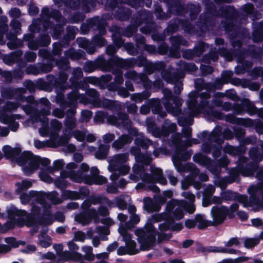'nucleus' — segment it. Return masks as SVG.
I'll list each match as a JSON object with an SVG mask.
<instances>
[{
  "label": "nucleus",
  "mask_w": 263,
  "mask_h": 263,
  "mask_svg": "<svg viewBox=\"0 0 263 263\" xmlns=\"http://www.w3.org/2000/svg\"><path fill=\"white\" fill-rule=\"evenodd\" d=\"M21 118V115L5 112L1 110V107H0V122L4 124L8 125L11 131L15 132L17 130L19 124L16 121V120Z\"/></svg>",
  "instance_id": "nucleus-40"
},
{
  "label": "nucleus",
  "mask_w": 263,
  "mask_h": 263,
  "mask_svg": "<svg viewBox=\"0 0 263 263\" xmlns=\"http://www.w3.org/2000/svg\"><path fill=\"white\" fill-rule=\"evenodd\" d=\"M148 103L151 106L152 112L155 114H158V117L164 118L167 115L166 112L163 110L161 101L159 99H151L148 101Z\"/></svg>",
  "instance_id": "nucleus-54"
},
{
  "label": "nucleus",
  "mask_w": 263,
  "mask_h": 263,
  "mask_svg": "<svg viewBox=\"0 0 263 263\" xmlns=\"http://www.w3.org/2000/svg\"><path fill=\"white\" fill-rule=\"evenodd\" d=\"M167 4L168 11L177 15L181 14L184 10L182 2L179 0H159ZM107 0L105 4V7L107 10H114L116 8L115 16L117 19L124 21L128 20L131 15L130 10L123 5L127 4L136 9L140 7L144 3L147 7H150L152 4V0Z\"/></svg>",
  "instance_id": "nucleus-8"
},
{
  "label": "nucleus",
  "mask_w": 263,
  "mask_h": 263,
  "mask_svg": "<svg viewBox=\"0 0 263 263\" xmlns=\"http://www.w3.org/2000/svg\"><path fill=\"white\" fill-rule=\"evenodd\" d=\"M53 67V64L51 63H39L37 65H29L26 68L25 71L28 74H31L37 76L40 74L50 72L52 70Z\"/></svg>",
  "instance_id": "nucleus-44"
},
{
  "label": "nucleus",
  "mask_w": 263,
  "mask_h": 263,
  "mask_svg": "<svg viewBox=\"0 0 263 263\" xmlns=\"http://www.w3.org/2000/svg\"><path fill=\"white\" fill-rule=\"evenodd\" d=\"M146 125L148 132L156 138L162 139L163 146L165 147L167 145L165 142L169 140H166L165 138L168 137L171 133L175 132L177 128L176 124L168 119L165 120L163 122L161 129L156 126L155 121L152 118H147Z\"/></svg>",
  "instance_id": "nucleus-15"
},
{
  "label": "nucleus",
  "mask_w": 263,
  "mask_h": 263,
  "mask_svg": "<svg viewBox=\"0 0 263 263\" xmlns=\"http://www.w3.org/2000/svg\"><path fill=\"white\" fill-rule=\"evenodd\" d=\"M7 212L9 220L4 225L5 230L13 229L16 225L19 227L25 225V217L27 215L26 211L10 206L7 208Z\"/></svg>",
  "instance_id": "nucleus-25"
},
{
  "label": "nucleus",
  "mask_w": 263,
  "mask_h": 263,
  "mask_svg": "<svg viewBox=\"0 0 263 263\" xmlns=\"http://www.w3.org/2000/svg\"><path fill=\"white\" fill-rule=\"evenodd\" d=\"M173 69L172 66H168L167 70L162 72L161 77L167 83L174 84V92L179 95L183 89V84L180 79L184 78V73L183 71H177L172 74Z\"/></svg>",
  "instance_id": "nucleus-27"
},
{
  "label": "nucleus",
  "mask_w": 263,
  "mask_h": 263,
  "mask_svg": "<svg viewBox=\"0 0 263 263\" xmlns=\"http://www.w3.org/2000/svg\"><path fill=\"white\" fill-rule=\"evenodd\" d=\"M89 24L94 26L93 29L98 30L99 33L97 35H100L102 36L106 32L105 27V21L99 16H95L93 18H89L88 21Z\"/></svg>",
  "instance_id": "nucleus-53"
},
{
  "label": "nucleus",
  "mask_w": 263,
  "mask_h": 263,
  "mask_svg": "<svg viewBox=\"0 0 263 263\" xmlns=\"http://www.w3.org/2000/svg\"><path fill=\"white\" fill-rule=\"evenodd\" d=\"M177 171L179 173H190V175L181 181V184L182 190H186L191 184H193L194 187L197 190H199L201 187V184L199 182L195 181L199 173L197 175H195L192 173L190 171H178L177 170Z\"/></svg>",
  "instance_id": "nucleus-51"
},
{
  "label": "nucleus",
  "mask_w": 263,
  "mask_h": 263,
  "mask_svg": "<svg viewBox=\"0 0 263 263\" xmlns=\"http://www.w3.org/2000/svg\"><path fill=\"white\" fill-rule=\"evenodd\" d=\"M70 100L68 98V93L67 95L66 98H65L64 94H60L59 93L56 96V102L59 105L63 108L66 107H70L65 112L66 114V118H74V116L76 114V108L78 104V100H77V105L75 104H69Z\"/></svg>",
  "instance_id": "nucleus-39"
},
{
  "label": "nucleus",
  "mask_w": 263,
  "mask_h": 263,
  "mask_svg": "<svg viewBox=\"0 0 263 263\" xmlns=\"http://www.w3.org/2000/svg\"><path fill=\"white\" fill-rule=\"evenodd\" d=\"M3 151L5 156L7 158L16 159V161L17 164L22 167V171H23L24 165H21L18 163L19 160L22 157V156L26 153H31L30 152H25L20 156V154L21 152V149L19 147L13 148L9 145H5L3 148Z\"/></svg>",
  "instance_id": "nucleus-50"
},
{
  "label": "nucleus",
  "mask_w": 263,
  "mask_h": 263,
  "mask_svg": "<svg viewBox=\"0 0 263 263\" xmlns=\"http://www.w3.org/2000/svg\"><path fill=\"white\" fill-rule=\"evenodd\" d=\"M110 62L109 71H110L115 65L120 68L128 69L135 66V58H130L123 59L118 56H113L108 59Z\"/></svg>",
  "instance_id": "nucleus-43"
},
{
  "label": "nucleus",
  "mask_w": 263,
  "mask_h": 263,
  "mask_svg": "<svg viewBox=\"0 0 263 263\" xmlns=\"http://www.w3.org/2000/svg\"><path fill=\"white\" fill-rule=\"evenodd\" d=\"M133 141V138L126 134H123L112 143V147L116 150L120 149Z\"/></svg>",
  "instance_id": "nucleus-57"
},
{
  "label": "nucleus",
  "mask_w": 263,
  "mask_h": 263,
  "mask_svg": "<svg viewBox=\"0 0 263 263\" xmlns=\"http://www.w3.org/2000/svg\"><path fill=\"white\" fill-rule=\"evenodd\" d=\"M66 20L58 10L48 6L41 10L40 18L33 19L29 26L30 33L25 34L23 40L18 39L16 34L8 32L6 37L9 40L7 45L11 49L22 47L23 41L28 42V48L36 50L39 47L47 46L51 42L50 33L53 39H58L63 32Z\"/></svg>",
  "instance_id": "nucleus-3"
},
{
  "label": "nucleus",
  "mask_w": 263,
  "mask_h": 263,
  "mask_svg": "<svg viewBox=\"0 0 263 263\" xmlns=\"http://www.w3.org/2000/svg\"><path fill=\"white\" fill-rule=\"evenodd\" d=\"M170 41L172 47L169 50L170 57L178 59L180 57V46H189V42L185 40L181 35L172 36L170 38Z\"/></svg>",
  "instance_id": "nucleus-37"
},
{
  "label": "nucleus",
  "mask_w": 263,
  "mask_h": 263,
  "mask_svg": "<svg viewBox=\"0 0 263 263\" xmlns=\"http://www.w3.org/2000/svg\"><path fill=\"white\" fill-rule=\"evenodd\" d=\"M107 123L112 125L117 128L122 129H124L128 130L129 135L139 137L142 133H138L137 128L132 127V122L129 119L127 114L123 112H119L117 114V117L115 116H110L107 119Z\"/></svg>",
  "instance_id": "nucleus-20"
},
{
  "label": "nucleus",
  "mask_w": 263,
  "mask_h": 263,
  "mask_svg": "<svg viewBox=\"0 0 263 263\" xmlns=\"http://www.w3.org/2000/svg\"><path fill=\"white\" fill-rule=\"evenodd\" d=\"M46 78L50 84L55 88L57 94H63L66 90L69 89V84L67 82L68 75L65 72L61 71L58 78L52 74H48Z\"/></svg>",
  "instance_id": "nucleus-33"
},
{
  "label": "nucleus",
  "mask_w": 263,
  "mask_h": 263,
  "mask_svg": "<svg viewBox=\"0 0 263 263\" xmlns=\"http://www.w3.org/2000/svg\"><path fill=\"white\" fill-rule=\"evenodd\" d=\"M153 17L152 12L143 10L138 13L137 16L132 18L131 25L122 31L117 28L114 32L119 33L121 35V33L123 35L129 37L137 30L139 26L144 23L145 25L140 28V31L145 34H149L154 32L156 29V25L152 21Z\"/></svg>",
  "instance_id": "nucleus-13"
},
{
  "label": "nucleus",
  "mask_w": 263,
  "mask_h": 263,
  "mask_svg": "<svg viewBox=\"0 0 263 263\" xmlns=\"http://www.w3.org/2000/svg\"><path fill=\"white\" fill-rule=\"evenodd\" d=\"M130 201V197L128 195H122L116 198L112 202V206H117L120 210L125 209L128 202Z\"/></svg>",
  "instance_id": "nucleus-62"
},
{
  "label": "nucleus",
  "mask_w": 263,
  "mask_h": 263,
  "mask_svg": "<svg viewBox=\"0 0 263 263\" xmlns=\"http://www.w3.org/2000/svg\"><path fill=\"white\" fill-rule=\"evenodd\" d=\"M118 230L121 236H122L126 246L120 247L117 250V254L119 255L137 254L138 252V250L136 248V242L132 239L131 235L127 232L122 225L119 227Z\"/></svg>",
  "instance_id": "nucleus-28"
},
{
  "label": "nucleus",
  "mask_w": 263,
  "mask_h": 263,
  "mask_svg": "<svg viewBox=\"0 0 263 263\" xmlns=\"http://www.w3.org/2000/svg\"><path fill=\"white\" fill-rule=\"evenodd\" d=\"M235 115L233 114H229L226 116H224V120L226 122H229L233 124H236L243 126L246 127H253L254 121L249 118H239L236 117Z\"/></svg>",
  "instance_id": "nucleus-47"
},
{
  "label": "nucleus",
  "mask_w": 263,
  "mask_h": 263,
  "mask_svg": "<svg viewBox=\"0 0 263 263\" xmlns=\"http://www.w3.org/2000/svg\"><path fill=\"white\" fill-rule=\"evenodd\" d=\"M193 160L195 162L205 167L214 175L213 182L215 185L221 190L225 189L228 184L239 181L241 173L237 166L230 170L229 176L222 177L220 176L221 167L226 168L230 163V160L226 156H223L213 162L211 158L199 153L193 156Z\"/></svg>",
  "instance_id": "nucleus-7"
},
{
  "label": "nucleus",
  "mask_w": 263,
  "mask_h": 263,
  "mask_svg": "<svg viewBox=\"0 0 263 263\" xmlns=\"http://www.w3.org/2000/svg\"><path fill=\"white\" fill-rule=\"evenodd\" d=\"M248 158L239 157L237 166L241 175L245 177L253 176L256 172L255 177L260 181H263V167H259L258 163L263 160V153L257 147H251L249 151Z\"/></svg>",
  "instance_id": "nucleus-11"
},
{
  "label": "nucleus",
  "mask_w": 263,
  "mask_h": 263,
  "mask_svg": "<svg viewBox=\"0 0 263 263\" xmlns=\"http://www.w3.org/2000/svg\"><path fill=\"white\" fill-rule=\"evenodd\" d=\"M40 206L41 212L47 217L46 223L51 224L53 222V216L51 211V204L46 200L50 201L52 204H59L63 202V200L59 197L58 193L56 191L40 192Z\"/></svg>",
  "instance_id": "nucleus-18"
},
{
  "label": "nucleus",
  "mask_w": 263,
  "mask_h": 263,
  "mask_svg": "<svg viewBox=\"0 0 263 263\" xmlns=\"http://www.w3.org/2000/svg\"><path fill=\"white\" fill-rule=\"evenodd\" d=\"M23 54L22 50L12 51L9 54L4 55L3 61L8 65L11 66L16 63L20 68H24L26 67L27 64L22 59Z\"/></svg>",
  "instance_id": "nucleus-41"
},
{
  "label": "nucleus",
  "mask_w": 263,
  "mask_h": 263,
  "mask_svg": "<svg viewBox=\"0 0 263 263\" xmlns=\"http://www.w3.org/2000/svg\"><path fill=\"white\" fill-rule=\"evenodd\" d=\"M19 164L24 165V173L27 176L30 175L39 167L41 164L43 168L47 170L51 174L60 170L65 165L63 159H58L53 163V166H50V160L47 158H42L39 156H34L32 153H25L18 161Z\"/></svg>",
  "instance_id": "nucleus-12"
},
{
  "label": "nucleus",
  "mask_w": 263,
  "mask_h": 263,
  "mask_svg": "<svg viewBox=\"0 0 263 263\" xmlns=\"http://www.w3.org/2000/svg\"><path fill=\"white\" fill-rule=\"evenodd\" d=\"M68 98L70 100L69 104L77 105V100L84 105L90 104L93 107L99 106V103L100 94L98 91L93 88L88 89L86 93H80L79 91L72 90L68 93Z\"/></svg>",
  "instance_id": "nucleus-17"
},
{
  "label": "nucleus",
  "mask_w": 263,
  "mask_h": 263,
  "mask_svg": "<svg viewBox=\"0 0 263 263\" xmlns=\"http://www.w3.org/2000/svg\"><path fill=\"white\" fill-rule=\"evenodd\" d=\"M165 67L166 64L163 61L152 62L147 61L144 67V70L148 74H151L155 71H161V73L162 71L167 70Z\"/></svg>",
  "instance_id": "nucleus-52"
},
{
  "label": "nucleus",
  "mask_w": 263,
  "mask_h": 263,
  "mask_svg": "<svg viewBox=\"0 0 263 263\" xmlns=\"http://www.w3.org/2000/svg\"><path fill=\"white\" fill-rule=\"evenodd\" d=\"M91 204L89 198L83 202L81 207L83 211L75 215L74 220L76 221L83 226L88 224L92 219H93L96 223L99 222L100 218L98 215L97 211L95 208H90Z\"/></svg>",
  "instance_id": "nucleus-21"
},
{
  "label": "nucleus",
  "mask_w": 263,
  "mask_h": 263,
  "mask_svg": "<svg viewBox=\"0 0 263 263\" xmlns=\"http://www.w3.org/2000/svg\"><path fill=\"white\" fill-rule=\"evenodd\" d=\"M240 104L244 109V113L246 112L250 116L256 114L257 111V108L255 106L254 103L248 98H243Z\"/></svg>",
  "instance_id": "nucleus-58"
},
{
  "label": "nucleus",
  "mask_w": 263,
  "mask_h": 263,
  "mask_svg": "<svg viewBox=\"0 0 263 263\" xmlns=\"http://www.w3.org/2000/svg\"><path fill=\"white\" fill-rule=\"evenodd\" d=\"M99 106H95L97 108H104L108 109L112 111H117L118 113L121 112L123 107V104L118 101L111 100L106 98H103L99 101Z\"/></svg>",
  "instance_id": "nucleus-49"
},
{
  "label": "nucleus",
  "mask_w": 263,
  "mask_h": 263,
  "mask_svg": "<svg viewBox=\"0 0 263 263\" xmlns=\"http://www.w3.org/2000/svg\"><path fill=\"white\" fill-rule=\"evenodd\" d=\"M252 38L254 42H261L263 40V21L259 24L253 23Z\"/></svg>",
  "instance_id": "nucleus-59"
},
{
  "label": "nucleus",
  "mask_w": 263,
  "mask_h": 263,
  "mask_svg": "<svg viewBox=\"0 0 263 263\" xmlns=\"http://www.w3.org/2000/svg\"><path fill=\"white\" fill-rule=\"evenodd\" d=\"M246 150L247 147L243 145L236 147L228 144H227L223 149V152L226 153L232 156H239V157L243 155L246 153Z\"/></svg>",
  "instance_id": "nucleus-56"
},
{
  "label": "nucleus",
  "mask_w": 263,
  "mask_h": 263,
  "mask_svg": "<svg viewBox=\"0 0 263 263\" xmlns=\"http://www.w3.org/2000/svg\"><path fill=\"white\" fill-rule=\"evenodd\" d=\"M109 62L104 55H100L95 61H86L83 65V70L87 73H92L98 69L103 71H109Z\"/></svg>",
  "instance_id": "nucleus-32"
},
{
  "label": "nucleus",
  "mask_w": 263,
  "mask_h": 263,
  "mask_svg": "<svg viewBox=\"0 0 263 263\" xmlns=\"http://www.w3.org/2000/svg\"><path fill=\"white\" fill-rule=\"evenodd\" d=\"M85 53L84 51L78 49L76 50L73 48H70L64 51L65 56L71 60L76 61L82 59Z\"/></svg>",
  "instance_id": "nucleus-61"
},
{
  "label": "nucleus",
  "mask_w": 263,
  "mask_h": 263,
  "mask_svg": "<svg viewBox=\"0 0 263 263\" xmlns=\"http://www.w3.org/2000/svg\"><path fill=\"white\" fill-rule=\"evenodd\" d=\"M22 106L23 110L30 115L29 123L33 125L40 123L41 127L39 129L40 135L43 137H46L49 133L48 118L47 117L51 114V103L46 98H42L38 101L34 99L32 102Z\"/></svg>",
  "instance_id": "nucleus-10"
},
{
  "label": "nucleus",
  "mask_w": 263,
  "mask_h": 263,
  "mask_svg": "<svg viewBox=\"0 0 263 263\" xmlns=\"http://www.w3.org/2000/svg\"><path fill=\"white\" fill-rule=\"evenodd\" d=\"M187 125H190V124H187L182 126L183 127L182 132L183 136L186 138L185 140L182 141L181 134L178 133L173 135L171 139L165 143L167 144V146L175 149V153L173 155L172 160L176 170L178 171H190L192 173L197 175L199 173V169L194 164L186 163L183 164L182 163V161L189 159L192 154L191 150H186L187 147L192 146L193 144H197L200 142V140L197 139H190L192 128L189 126L185 127Z\"/></svg>",
  "instance_id": "nucleus-6"
},
{
  "label": "nucleus",
  "mask_w": 263,
  "mask_h": 263,
  "mask_svg": "<svg viewBox=\"0 0 263 263\" xmlns=\"http://www.w3.org/2000/svg\"><path fill=\"white\" fill-rule=\"evenodd\" d=\"M66 33L63 37L62 42H64L67 46H69V43L73 40L78 32V29L72 26H68L66 29Z\"/></svg>",
  "instance_id": "nucleus-63"
},
{
  "label": "nucleus",
  "mask_w": 263,
  "mask_h": 263,
  "mask_svg": "<svg viewBox=\"0 0 263 263\" xmlns=\"http://www.w3.org/2000/svg\"><path fill=\"white\" fill-rule=\"evenodd\" d=\"M229 209L224 205L214 206L211 210V215L213 220L211 221L212 226L222 223L229 213Z\"/></svg>",
  "instance_id": "nucleus-38"
},
{
  "label": "nucleus",
  "mask_w": 263,
  "mask_h": 263,
  "mask_svg": "<svg viewBox=\"0 0 263 263\" xmlns=\"http://www.w3.org/2000/svg\"><path fill=\"white\" fill-rule=\"evenodd\" d=\"M47 217L41 212V209L35 205L31 208L30 214L26 215L25 217V225L27 227H31L30 233L31 235L36 233L39 229V226L42 224L49 225L46 223Z\"/></svg>",
  "instance_id": "nucleus-22"
},
{
  "label": "nucleus",
  "mask_w": 263,
  "mask_h": 263,
  "mask_svg": "<svg viewBox=\"0 0 263 263\" xmlns=\"http://www.w3.org/2000/svg\"><path fill=\"white\" fill-rule=\"evenodd\" d=\"M128 153H122L115 155L109 162L108 170L110 172H115L110 176V179L112 181H116L121 175L127 174L130 167L127 164L128 160Z\"/></svg>",
  "instance_id": "nucleus-16"
},
{
  "label": "nucleus",
  "mask_w": 263,
  "mask_h": 263,
  "mask_svg": "<svg viewBox=\"0 0 263 263\" xmlns=\"http://www.w3.org/2000/svg\"><path fill=\"white\" fill-rule=\"evenodd\" d=\"M212 92L191 91L188 94V99L186 101L187 108L178 118V123L180 126L187 124H191L193 118L200 114L212 116L221 120L223 118L224 114L220 111L213 110L214 106L221 107L223 98V92H217L214 93L213 98L210 100Z\"/></svg>",
  "instance_id": "nucleus-4"
},
{
  "label": "nucleus",
  "mask_w": 263,
  "mask_h": 263,
  "mask_svg": "<svg viewBox=\"0 0 263 263\" xmlns=\"http://www.w3.org/2000/svg\"><path fill=\"white\" fill-rule=\"evenodd\" d=\"M224 244L226 247L209 246L201 247L199 249V250L204 254L210 252L237 254L239 252L238 250L231 248L237 247L239 245L240 241L237 237H232L228 241H224Z\"/></svg>",
  "instance_id": "nucleus-26"
},
{
  "label": "nucleus",
  "mask_w": 263,
  "mask_h": 263,
  "mask_svg": "<svg viewBox=\"0 0 263 263\" xmlns=\"http://www.w3.org/2000/svg\"><path fill=\"white\" fill-rule=\"evenodd\" d=\"M49 138V139L43 141L37 139H34L33 142L34 146L37 149L45 147L55 148L64 145L69 142V138L68 136H60L57 133H51Z\"/></svg>",
  "instance_id": "nucleus-29"
},
{
  "label": "nucleus",
  "mask_w": 263,
  "mask_h": 263,
  "mask_svg": "<svg viewBox=\"0 0 263 263\" xmlns=\"http://www.w3.org/2000/svg\"><path fill=\"white\" fill-rule=\"evenodd\" d=\"M134 143L136 145L140 146L143 149L146 150L149 146H152L153 148V155L156 157H158L159 155L160 149L159 148V144L157 142H153L151 140L148 139L145 136L141 135L139 137L135 139Z\"/></svg>",
  "instance_id": "nucleus-42"
},
{
  "label": "nucleus",
  "mask_w": 263,
  "mask_h": 263,
  "mask_svg": "<svg viewBox=\"0 0 263 263\" xmlns=\"http://www.w3.org/2000/svg\"><path fill=\"white\" fill-rule=\"evenodd\" d=\"M78 167V165L74 162H70L66 166V169L68 170V173H63L65 176L69 177L72 181L81 183L84 182L86 184L91 183V180L90 175L88 173L89 166L85 163L81 164L78 171L74 170Z\"/></svg>",
  "instance_id": "nucleus-19"
},
{
  "label": "nucleus",
  "mask_w": 263,
  "mask_h": 263,
  "mask_svg": "<svg viewBox=\"0 0 263 263\" xmlns=\"http://www.w3.org/2000/svg\"><path fill=\"white\" fill-rule=\"evenodd\" d=\"M83 77L82 69L79 67H75L72 69V76L69 78V88L71 87H76L78 85V81Z\"/></svg>",
  "instance_id": "nucleus-60"
},
{
  "label": "nucleus",
  "mask_w": 263,
  "mask_h": 263,
  "mask_svg": "<svg viewBox=\"0 0 263 263\" xmlns=\"http://www.w3.org/2000/svg\"><path fill=\"white\" fill-rule=\"evenodd\" d=\"M198 136L202 141V151L206 154H210L212 151V156L216 160L221 155L224 139H232L234 133L229 128L222 130L221 126L217 125L211 132L204 130Z\"/></svg>",
  "instance_id": "nucleus-9"
},
{
  "label": "nucleus",
  "mask_w": 263,
  "mask_h": 263,
  "mask_svg": "<svg viewBox=\"0 0 263 263\" xmlns=\"http://www.w3.org/2000/svg\"><path fill=\"white\" fill-rule=\"evenodd\" d=\"M104 0H53L54 4L58 7L62 6L64 4L67 8L77 9H81L84 12H89L94 9L96 3L103 4Z\"/></svg>",
  "instance_id": "nucleus-23"
},
{
  "label": "nucleus",
  "mask_w": 263,
  "mask_h": 263,
  "mask_svg": "<svg viewBox=\"0 0 263 263\" xmlns=\"http://www.w3.org/2000/svg\"><path fill=\"white\" fill-rule=\"evenodd\" d=\"M26 92V90L24 88H14L12 87H9L2 90L1 97L6 99H14L20 103L33 102L34 97L32 96L25 97L24 95Z\"/></svg>",
  "instance_id": "nucleus-31"
},
{
  "label": "nucleus",
  "mask_w": 263,
  "mask_h": 263,
  "mask_svg": "<svg viewBox=\"0 0 263 263\" xmlns=\"http://www.w3.org/2000/svg\"><path fill=\"white\" fill-rule=\"evenodd\" d=\"M221 107L226 111H232L236 115H243L244 109L241 104L236 102L232 104L229 102H223Z\"/></svg>",
  "instance_id": "nucleus-55"
},
{
  "label": "nucleus",
  "mask_w": 263,
  "mask_h": 263,
  "mask_svg": "<svg viewBox=\"0 0 263 263\" xmlns=\"http://www.w3.org/2000/svg\"><path fill=\"white\" fill-rule=\"evenodd\" d=\"M181 195L187 199L190 203L184 200H172L167 203L164 212L153 215L152 218L146 223L143 229H138L135 230V235L138 237L137 240L142 250H149L155 244L157 232L153 224V222L164 221L159 226L161 232L158 233L157 235L158 241L160 242L168 240L172 237L171 233L166 234L163 233L164 231H178L182 229V224L175 222L174 219L178 220L182 218L184 211L192 213L195 211L194 204L195 196L190 192H184L182 193Z\"/></svg>",
  "instance_id": "nucleus-2"
},
{
  "label": "nucleus",
  "mask_w": 263,
  "mask_h": 263,
  "mask_svg": "<svg viewBox=\"0 0 263 263\" xmlns=\"http://www.w3.org/2000/svg\"><path fill=\"white\" fill-rule=\"evenodd\" d=\"M247 190L250 195L249 199L246 195L238 197V200L242 206L246 208L250 207L254 212L263 209V181L251 185Z\"/></svg>",
  "instance_id": "nucleus-14"
},
{
  "label": "nucleus",
  "mask_w": 263,
  "mask_h": 263,
  "mask_svg": "<svg viewBox=\"0 0 263 263\" xmlns=\"http://www.w3.org/2000/svg\"><path fill=\"white\" fill-rule=\"evenodd\" d=\"M224 81L221 78H217L215 79L214 83H206L202 78L196 79L194 80V85L195 88L198 90L201 91L213 92L217 89H221L223 84Z\"/></svg>",
  "instance_id": "nucleus-34"
},
{
  "label": "nucleus",
  "mask_w": 263,
  "mask_h": 263,
  "mask_svg": "<svg viewBox=\"0 0 263 263\" xmlns=\"http://www.w3.org/2000/svg\"><path fill=\"white\" fill-rule=\"evenodd\" d=\"M219 8L217 10L215 5L210 0H203L206 13L200 15V21L195 26H193L189 21L176 18L172 21L165 29L164 32L168 34H173L178 30L181 27L185 32L198 35H202L207 31L213 30L215 25L216 16L223 17L220 27L226 31L230 37L232 46L234 48L233 53L227 49V44L221 38H216L215 43L216 48H211L209 54H205L202 58L204 63H210L211 61L215 62L218 60V54L223 57L228 61H231L233 56L237 57V62L239 64L235 67V72L236 74H242L248 72L249 75L255 79L261 77L263 81V68L260 67H255L252 70V63L249 61H244L246 54L249 52L250 55L254 58H259L262 55V50L258 47L251 45L246 52L241 49L240 40L249 37L248 30L242 25L246 24L248 14L253 12L254 7L252 4L248 3L241 8L243 13L241 18L234 7L228 5H222L223 3H230V0H214Z\"/></svg>",
  "instance_id": "nucleus-1"
},
{
  "label": "nucleus",
  "mask_w": 263,
  "mask_h": 263,
  "mask_svg": "<svg viewBox=\"0 0 263 263\" xmlns=\"http://www.w3.org/2000/svg\"><path fill=\"white\" fill-rule=\"evenodd\" d=\"M112 39L114 44L118 48L124 45V48L129 55H135L137 54V49L135 47L134 44L132 43L124 44V41L119 33L114 32L112 34Z\"/></svg>",
  "instance_id": "nucleus-46"
},
{
  "label": "nucleus",
  "mask_w": 263,
  "mask_h": 263,
  "mask_svg": "<svg viewBox=\"0 0 263 263\" xmlns=\"http://www.w3.org/2000/svg\"><path fill=\"white\" fill-rule=\"evenodd\" d=\"M40 192L30 191L28 193H23L20 195V198L22 204H26L31 203L32 208L33 205L40 207L38 205H40Z\"/></svg>",
  "instance_id": "nucleus-48"
},
{
  "label": "nucleus",
  "mask_w": 263,
  "mask_h": 263,
  "mask_svg": "<svg viewBox=\"0 0 263 263\" xmlns=\"http://www.w3.org/2000/svg\"><path fill=\"white\" fill-rule=\"evenodd\" d=\"M177 65L179 67L180 70L177 71H182L181 70L187 71L189 73L195 74V72L197 70V67L194 63H186L183 61H180L177 63Z\"/></svg>",
  "instance_id": "nucleus-64"
},
{
  "label": "nucleus",
  "mask_w": 263,
  "mask_h": 263,
  "mask_svg": "<svg viewBox=\"0 0 263 263\" xmlns=\"http://www.w3.org/2000/svg\"><path fill=\"white\" fill-rule=\"evenodd\" d=\"M163 94V104L167 111L173 116H178L181 114L180 107L183 100L179 97H173L172 91L167 88L162 90Z\"/></svg>",
  "instance_id": "nucleus-24"
},
{
  "label": "nucleus",
  "mask_w": 263,
  "mask_h": 263,
  "mask_svg": "<svg viewBox=\"0 0 263 263\" xmlns=\"http://www.w3.org/2000/svg\"><path fill=\"white\" fill-rule=\"evenodd\" d=\"M209 47V45L203 42H199L194 47L193 50L186 49L183 52V57L190 60L195 57H200Z\"/></svg>",
  "instance_id": "nucleus-45"
},
{
  "label": "nucleus",
  "mask_w": 263,
  "mask_h": 263,
  "mask_svg": "<svg viewBox=\"0 0 263 263\" xmlns=\"http://www.w3.org/2000/svg\"><path fill=\"white\" fill-rule=\"evenodd\" d=\"M124 77L127 79L132 80L135 83L142 84L146 89H150L152 87V82L145 73L130 70L126 72L124 74Z\"/></svg>",
  "instance_id": "nucleus-36"
},
{
  "label": "nucleus",
  "mask_w": 263,
  "mask_h": 263,
  "mask_svg": "<svg viewBox=\"0 0 263 263\" xmlns=\"http://www.w3.org/2000/svg\"><path fill=\"white\" fill-rule=\"evenodd\" d=\"M68 46H67L64 42H55L52 44V50L51 53L45 49H42L39 50L38 54L43 60H47L48 63L52 64V63L55 61L54 56L61 55L63 48Z\"/></svg>",
  "instance_id": "nucleus-35"
},
{
  "label": "nucleus",
  "mask_w": 263,
  "mask_h": 263,
  "mask_svg": "<svg viewBox=\"0 0 263 263\" xmlns=\"http://www.w3.org/2000/svg\"><path fill=\"white\" fill-rule=\"evenodd\" d=\"M76 42L79 47L83 48L87 53L92 54L96 51V47H101L106 44V41L100 35H95L91 41L85 37H78Z\"/></svg>",
  "instance_id": "nucleus-30"
},
{
  "label": "nucleus",
  "mask_w": 263,
  "mask_h": 263,
  "mask_svg": "<svg viewBox=\"0 0 263 263\" xmlns=\"http://www.w3.org/2000/svg\"><path fill=\"white\" fill-rule=\"evenodd\" d=\"M132 146L130 153L135 156L136 163L133 166V173L129 178L130 180L137 182L140 180L142 182L138 183L136 188L137 189L145 188L155 193L160 192L159 188L156 185L159 183L161 185L167 184V180L163 176L162 170L153 166H150L151 174L145 173V167L147 166L152 161L151 154H142L140 148L137 146Z\"/></svg>",
  "instance_id": "nucleus-5"
}]
</instances>
